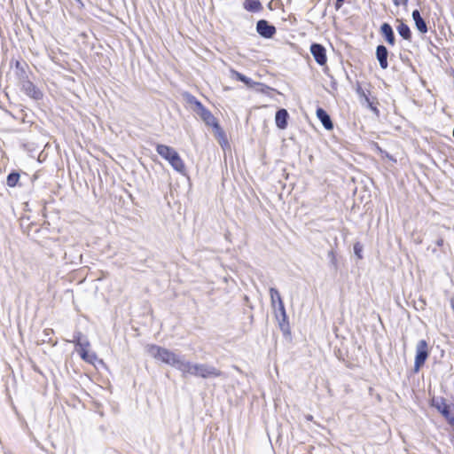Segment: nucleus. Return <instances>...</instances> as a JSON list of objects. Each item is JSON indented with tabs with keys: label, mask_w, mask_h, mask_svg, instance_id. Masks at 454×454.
<instances>
[{
	"label": "nucleus",
	"mask_w": 454,
	"mask_h": 454,
	"mask_svg": "<svg viewBox=\"0 0 454 454\" xmlns=\"http://www.w3.org/2000/svg\"><path fill=\"white\" fill-rule=\"evenodd\" d=\"M355 253L356 254H360L362 252V247L359 244L355 245L354 247Z\"/></svg>",
	"instance_id": "22"
},
{
	"label": "nucleus",
	"mask_w": 454,
	"mask_h": 454,
	"mask_svg": "<svg viewBox=\"0 0 454 454\" xmlns=\"http://www.w3.org/2000/svg\"><path fill=\"white\" fill-rule=\"evenodd\" d=\"M288 113L286 109H280L277 112L275 121L278 128L285 129L287 126Z\"/></svg>",
	"instance_id": "11"
},
{
	"label": "nucleus",
	"mask_w": 454,
	"mask_h": 454,
	"mask_svg": "<svg viewBox=\"0 0 454 454\" xmlns=\"http://www.w3.org/2000/svg\"><path fill=\"white\" fill-rule=\"evenodd\" d=\"M338 2H343L344 0H337Z\"/></svg>",
	"instance_id": "23"
},
{
	"label": "nucleus",
	"mask_w": 454,
	"mask_h": 454,
	"mask_svg": "<svg viewBox=\"0 0 454 454\" xmlns=\"http://www.w3.org/2000/svg\"><path fill=\"white\" fill-rule=\"evenodd\" d=\"M412 19L415 22L417 29L421 33H427V27L424 20L421 18L420 13L418 10L413 11Z\"/></svg>",
	"instance_id": "14"
},
{
	"label": "nucleus",
	"mask_w": 454,
	"mask_h": 454,
	"mask_svg": "<svg viewBox=\"0 0 454 454\" xmlns=\"http://www.w3.org/2000/svg\"><path fill=\"white\" fill-rule=\"evenodd\" d=\"M197 364H192L188 361L179 360V363L176 368L181 372L183 377H187L190 375L195 376L196 373Z\"/></svg>",
	"instance_id": "9"
},
{
	"label": "nucleus",
	"mask_w": 454,
	"mask_h": 454,
	"mask_svg": "<svg viewBox=\"0 0 454 454\" xmlns=\"http://www.w3.org/2000/svg\"><path fill=\"white\" fill-rule=\"evenodd\" d=\"M310 52L317 64L323 66L326 63L327 58L325 49L322 45L317 43L312 44L310 47Z\"/></svg>",
	"instance_id": "7"
},
{
	"label": "nucleus",
	"mask_w": 454,
	"mask_h": 454,
	"mask_svg": "<svg viewBox=\"0 0 454 454\" xmlns=\"http://www.w3.org/2000/svg\"><path fill=\"white\" fill-rule=\"evenodd\" d=\"M24 90L29 97L35 99H39L42 98V92L30 82L24 84Z\"/></svg>",
	"instance_id": "16"
},
{
	"label": "nucleus",
	"mask_w": 454,
	"mask_h": 454,
	"mask_svg": "<svg viewBox=\"0 0 454 454\" xmlns=\"http://www.w3.org/2000/svg\"><path fill=\"white\" fill-rule=\"evenodd\" d=\"M196 106L197 114L205 121V123L208 126H211L214 129V132H218L221 135L222 129L220 128L214 115L207 109H206L200 102H196Z\"/></svg>",
	"instance_id": "5"
},
{
	"label": "nucleus",
	"mask_w": 454,
	"mask_h": 454,
	"mask_svg": "<svg viewBox=\"0 0 454 454\" xmlns=\"http://www.w3.org/2000/svg\"><path fill=\"white\" fill-rule=\"evenodd\" d=\"M20 179V175L16 173H12L7 177V184L10 187H13L17 184L18 181Z\"/></svg>",
	"instance_id": "19"
},
{
	"label": "nucleus",
	"mask_w": 454,
	"mask_h": 454,
	"mask_svg": "<svg viewBox=\"0 0 454 454\" xmlns=\"http://www.w3.org/2000/svg\"><path fill=\"white\" fill-rule=\"evenodd\" d=\"M429 356V348L427 341L421 340L418 342L416 347V356L414 361V372H419L424 366L427 359Z\"/></svg>",
	"instance_id": "3"
},
{
	"label": "nucleus",
	"mask_w": 454,
	"mask_h": 454,
	"mask_svg": "<svg viewBox=\"0 0 454 454\" xmlns=\"http://www.w3.org/2000/svg\"><path fill=\"white\" fill-rule=\"evenodd\" d=\"M243 5L248 12H256L262 10V4L258 0H246Z\"/></svg>",
	"instance_id": "17"
},
{
	"label": "nucleus",
	"mask_w": 454,
	"mask_h": 454,
	"mask_svg": "<svg viewBox=\"0 0 454 454\" xmlns=\"http://www.w3.org/2000/svg\"><path fill=\"white\" fill-rule=\"evenodd\" d=\"M148 351L153 358L171 366L176 367L180 360L176 353L157 345L150 346Z\"/></svg>",
	"instance_id": "2"
},
{
	"label": "nucleus",
	"mask_w": 454,
	"mask_h": 454,
	"mask_svg": "<svg viewBox=\"0 0 454 454\" xmlns=\"http://www.w3.org/2000/svg\"><path fill=\"white\" fill-rule=\"evenodd\" d=\"M380 30H381V34L384 35L386 41L389 44L394 45L395 36H394V33H393V29H392L391 26L387 23H384V24H382Z\"/></svg>",
	"instance_id": "15"
},
{
	"label": "nucleus",
	"mask_w": 454,
	"mask_h": 454,
	"mask_svg": "<svg viewBox=\"0 0 454 454\" xmlns=\"http://www.w3.org/2000/svg\"><path fill=\"white\" fill-rule=\"evenodd\" d=\"M397 31L399 35L404 39H409L411 37V30L409 27L403 22H400V24L398 25Z\"/></svg>",
	"instance_id": "18"
},
{
	"label": "nucleus",
	"mask_w": 454,
	"mask_h": 454,
	"mask_svg": "<svg viewBox=\"0 0 454 454\" xmlns=\"http://www.w3.org/2000/svg\"><path fill=\"white\" fill-rule=\"evenodd\" d=\"M317 117L320 120L323 126L327 130H332L333 129V125L330 119V116L327 114V113L324 109L318 108L317 110Z\"/></svg>",
	"instance_id": "12"
},
{
	"label": "nucleus",
	"mask_w": 454,
	"mask_h": 454,
	"mask_svg": "<svg viewBox=\"0 0 454 454\" xmlns=\"http://www.w3.org/2000/svg\"><path fill=\"white\" fill-rule=\"evenodd\" d=\"M156 152L165 159L176 171L184 174V163L174 148L165 145H158L156 146Z\"/></svg>",
	"instance_id": "1"
},
{
	"label": "nucleus",
	"mask_w": 454,
	"mask_h": 454,
	"mask_svg": "<svg viewBox=\"0 0 454 454\" xmlns=\"http://www.w3.org/2000/svg\"><path fill=\"white\" fill-rule=\"evenodd\" d=\"M377 59L380 62V67L383 69H386L387 67V48L383 45H380L377 47L376 51Z\"/></svg>",
	"instance_id": "13"
},
{
	"label": "nucleus",
	"mask_w": 454,
	"mask_h": 454,
	"mask_svg": "<svg viewBox=\"0 0 454 454\" xmlns=\"http://www.w3.org/2000/svg\"><path fill=\"white\" fill-rule=\"evenodd\" d=\"M235 76L238 80L243 82L244 83H246L247 86L249 87H252L254 85V82H252L251 79L247 78V76L239 74V73H235Z\"/></svg>",
	"instance_id": "21"
},
{
	"label": "nucleus",
	"mask_w": 454,
	"mask_h": 454,
	"mask_svg": "<svg viewBox=\"0 0 454 454\" xmlns=\"http://www.w3.org/2000/svg\"><path fill=\"white\" fill-rule=\"evenodd\" d=\"M74 342L75 343V350L81 358L88 364H94L97 360V355L93 352H89L90 342L88 340L82 341L80 338L74 340Z\"/></svg>",
	"instance_id": "4"
},
{
	"label": "nucleus",
	"mask_w": 454,
	"mask_h": 454,
	"mask_svg": "<svg viewBox=\"0 0 454 454\" xmlns=\"http://www.w3.org/2000/svg\"><path fill=\"white\" fill-rule=\"evenodd\" d=\"M270 300H271L272 305L276 306V304H278V308L279 311L281 312V314L284 317H286V309H285L284 302L282 301L281 295L278 293V291L274 287H270Z\"/></svg>",
	"instance_id": "10"
},
{
	"label": "nucleus",
	"mask_w": 454,
	"mask_h": 454,
	"mask_svg": "<svg viewBox=\"0 0 454 454\" xmlns=\"http://www.w3.org/2000/svg\"><path fill=\"white\" fill-rule=\"evenodd\" d=\"M222 372L214 366H209L204 364H197L196 377L203 379L207 378H218L222 376Z\"/></svg>",
	"instance_id": "6"
},
{
	"label": "nucleus",
	"mask_w": 454,
	"mask_h": 454,
	"mask_svg": "<svg viewBox=\"0 0 454 454\" xmlns=\"http://www.w3.org/2000/svg\"><path fill=\"white\" fill-rule=\"evenodd\" d=\"M257 32L265 38H270L276 32V28L266 20H259L256 26Z\"/></svg>",
	"instance_id": "8"
},
{
	"label": "nucleus",
	"mask_w": 454,
	"mask_h": 454,
	"mask_svg": "<svg viewBox=\"0 0 454 454\" xmlns=\"http://www.w3.org/2000/svg\"><path fill=\"white\" fill-rule=\"evenodd\" d=\"M215 137L218 139L220 145L224 147L228 145V140L224 132L222 130V134L220 135L218 132H215Z\"/></svg>",
	"instance_id": "20"
}]
</instances>
